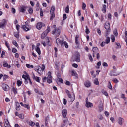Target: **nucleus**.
Segmentation results:
<instances>
[{
  "mask_svg": "<svg viewBox=\"0 0 127 127\" xmlns=\"http://www.w3.org/2000/svg\"><path fill=\"white\" fill-rule=\"evenodd\" d=\"M49 32H50V26H48L47 29L44 31L41 35V39H44L47 36V34H48Z\"/></svg>",
  "mask_w": 127,
  "mask_h": 127,
  "instance_id": "obj_1",
  "label": "nucleus"
},
{
  "mask_svg": "<svg viewBox=\"0 0 127 127\" xmlns=\"http://www.w3.org/2000/svg\"><path fill=\"white\" fill-rule=\"evenodd\" d=\"M55 33H56L55 34ZM60 33H61V31L59 28H55L54 30L52 31V34L54 35L55 34V38H57L60 35Z\"/></svg>",
  "mask_w": 127,
  "mask_h": 127,
  "instance_id": "obj_2",
  "label": "nucleus"
},
{
  "mask_svg": "<svg viewBox=\"0 0 127 127\" xmlns=\"http://www.w3.org/2000/svg\"><path fill=\"white\" fill-rule=\"evenodd\" d=\"M75 56V61H76V62H80L81 61V55H80V53L78 51H76V52L74 54Z\"/></svg>",
  "mask_w": 127,
  "mask_h": 127,
  "instance_id": "obj_3",
  "label": "nucleus"
},
{
  "mask_svg": "<svg viewBox=\"0 0 127 127\" xmlns=\"http://www.w3.org/2000/svg\"><path fill=\"white\" fill-rule=\"evenodd\" d=\"M28 8V7L27 6L22 5L20 8H19V12H21L23 14L25 13L26 9Z\"/></svg>",
  "mask_w": 127,
  "mask_h": 127,
  "instance_id": "obj_4",
  "label": "nucleus"
},
{
  "mask_svg": "<svg viewBox=\"0 0 127 127\" xmlns=\"http://www.w3.org/2000/svg\"><path fill=\"white\" fill-rule=\"evenodd\" d=\"M30 77V76H29V75H22V78L25 80L24 83L25 84V85H27L28 84V80H29Z\"/></svg>",
  "mask_w": 127,
  "mask_h": 127,
  "instance_id": "obj_5",
  "label": "nucleus"
},
{
  "mask_svg": "<svg viewBox=\"0 0 127 127\" xmlns=\"http://www.w3.org/2000/svg\"><path fill=\"white\" fill-rule=\"evenodd\" d=\"M22 29H23L24 31H29L31 29V27L29 25H23L21 27Z\"/></svg>",
  "mask_w": 127,
  "mask_h": 127,
  "instance_id": "obj_6",
  "label": "nucleus"
},
{
  "mask_svg": "<svg viewBox=\"0 0 127 127\" xmlns=\"http://www.w3.org/2000/svg\"><path fill=\"white\" fill-rule=\"evenodd\" d=\"M39 46H40V43H37L35 49L36 52H37L38 54L39 55H40V54H41V51L40 50V48L39 47Z\"/></svg>",
  "mask_w": 127,
  "mask_h": 127,
  "instance_id": "obj_7",
  "label": "nucleus"
},
{
  "mask_svg": "<svg viewBox=\"0 0 127 127\" xmlns=\"http://www.w3.org/2000/svg\"><path fill=\"white\" fill-rule=\"evenodd\" d=\"M2 88L3 90H4V91H5V92H7L9 91L10 89V87H9V86L4 83L2 84Z\"/></svg>",
  "mask_w": 127,
  "mask_h": 127,
  "instance_id": "obj_8",
  "label": "nucleus"
},
{
  "mask_svg": "<svg viewBox=\"0 0 127 127\" xmlns=\"http://www.w3.org/2000/svg\"><path fill=\"white\" fill-rule=\"evenodd\" d=\"M65 93L67 94L68 98L71 99L70 102H74V101H75V98L72 99V94L70 93V91H69L68 89H66Z\"/></svg>",
  "mask_w": 127,
  "mask_h": 127,
  "instance_id": "obj_9",
  "label": "nucleus"
},
{
  "mask_svg": "<svg viewBox=\"0 0 127 127\" xmlns=\"http://www.w3.org/2000/svg\"><path fill=\"white\" fill-rule=\"evenodd\" d=\"M104 28L106 30L111 31V25L109 22L105 23Z\"/></svg>",
  "mask_w": 127,
  "mask_h": 127,
  "instance_id": "obj_10",
  "label": "nucleus"
},
{
  "mask_svg": "<svg viewBox=\"0 0 127 127\" xmlns=\"http://www.w3.org/2000/svg\"><path fill=\"white\" fill-rule=\"evenodd\" d=\"M32 78L33 80H35L36 82L40 83V80H41V78H40V77L35 76V74L33 73Z\"/></svg>",
  "mask_w": 127,
  "mask_h": 127,
  "instance_id": "obj_11",
  "label": "nucleus"
},
{
  "mask_svg": "<svg viewBox=\"0 0 127 127\" xmlns=\"http://www.w3.org/2000/svg\"><path fill=\"white\" fill-rule=\"evenodd\" d=\"M67 113H68V111L67 110V109H64L62 111V115L64 119L65 118H67Z\"/></svg>",
  "mask_w": 127,
  "mask_h": 127,
  "instance_id": "obj_12",
  "label": "nucleus"
},
{
  "mask_svg": "<svg viewBox=\"0 0 127 127\" xmlns=\"http://www.w3.org/2000/svg\"><path fill=\"white\" fill-rule=\"evenodd\" d=\"M56 43L57 44V45H58V43H59L60 44H61V47H63V41H61V39H59V38L56 39Z\"/></svg>",
  "mask_w": 127,
  "mask_h": 127,
  "instance_id": "obj_13",
  "label": "nucleus"
},
{
  "mask_svg": "<svg viewBox=\"0 0 127 127\" xmlns=\"http://www.w3.org/2000/svg\"><path fill=\"white\" fill-rule=\"evenodd\" d=\"M91 81L89 80H86L84 83V86L86 88H90V87H91Z\"/></svg>",
  "mask_w": 127,
  "mask_h": 127,
  "instance_id": "obj_14",
  "label": "nucleus"
},
{
  "mask_svg": "<svg viewBox=\"0 0 127 127\" xmlns=\"http://www.w3.org/2000/svg\"><path fill=\"white\" fill-rule=\"evenodd\" d=\"M65 119L64 120V123H63V125L64 126V127L66 126L67 127V125L69 123V120H68V118L66 117L65 118Z\"/></svg>",
  "mask_w": 127,
  "mask_h": 127,
  "instance_id": "obj_15",
  "label": "nucleus"
},
{
  "mask_svg": "<svg viewBox=\"0 0 127 127\" xmlns=\"http://www.w3.org/2000/svg\"><path fill=\"white\" fill-rule=\"evenodd\" d=\"M71 74L72 76H75V79H78V78H79V75L76 72V71L74 70H71Z\"/></svg>",
  "mask_w": 127,
  "mask_h": 127,
  "instance_id": "obj_16",
  "label": "nucleus"
},
{
  "mask_svg": "<svg viewBox=\"0 0 127 127\" xmlns=\"http://www.w3.org/2000/svg\"><path fill=\"white\" fill-rule=\"evenodd\" d=\"M124 121L125 120L123 118L119 117L118 123L120 126H123V123L124 122Z\"/></svg>",
  "mask_w": 127,
  "mask_h": 127,
  "instance_id": "obj_17",
  "label": "nucleus"
},
{
  "mask_svg": "<svg viewBox=\"0 0 127 127\" xmlns=\"http://www.w3.org/2000/svg\"><path fill=\"white\" fill-rule=\"evenodd\" d=\"M34 92L36 94H38V95H41V96H43L44 94L43 92L42 91H40L38 90V88H34Z\"/></svg>",
  "mask_w": 127,
  "mask_h": 127,
  "instance_id": "obj_18",
  "label": "nucleus"
},
{
  "mask_svg": "<svg viewBox=\"0 0 127 127\" xmlns=\"http://www.w3.org/2000/svg\"><path fill=\"white\" fill-rule=\"evenodd\" d=\"M85 106L87 108H93V107H94V104L90 102H88L86 103Z\"/></svg>",
  "mask_w": 127,
  "mask_h": 127,
  "instance_id": "obj_19",
  "label": "nucleus"
},
{
  "mask_svg": "<svg viewBox=\"0 0 127 127\" xmlns=\"http://www.w3.org/2000/svg\"><path fill=\"white\" fill-rule=\"evenodd\" d=\"M36 28H37L39 30H40L41 28H42V22H38L36 25Z\"/></svg>",
  "mask_w": 127,
  "mask_h": 127,
  "instance_id": "obj_20",
  "label": "nucleus"
},
{
  "mask_svg": "<svg viewBox=\"0 0 127 127\" xmlns=\"http://www.w3.org/2000/svg\"><path fill=\"white\" fill-rule=\"evenodd\" d=\"M40 69V66H36L34 68V70L36 72H37V73H38L39 75H41L40 72H41V70H40V72H39Z\"/></svg>",
  "mask_w": 127,
  "mask_h": 127,
  "instance_id": "obj_21",
  "label": "nucleus"
},
{
  "mask_svg": "<svg viewBox=\"0 0 127 127\" xmlns=\"http://www.w3.org/2000/svg\"><path fill=\"white\" fill-rule=\"evenodd\" d=\"M102 11L104 14L107 13V5H106L105 4L103 5V8L102 9Z\"/></svg>",
  "mask_w": 127,
  "mask_h": 127,
  "instance_id": "obj_22",
  "label": "nucleus"
},
{
  "mask_svg": "<svg viewBox=\"0 0 127 127\" xmlns=\"http://www.w3.org/2000/svg\"><path fill=\"white\" fill-rule=\"evenodd\" d=\"M79 36L78 34L76 35L75 36V40L76 45H80V43H79V41H78V38H79Z\"/></svg>",
  "mask_w": 127,
  "mask_h": 127,
  "instance_id": "obj_23",
  "label": "nucleus"
},
{
  "mask_svg": "<svg viewBox=\"0 0 127 127\" xmlns=\"http://www.w3.org/2000/svg\"><path fill=\"white\" fill-rule=\"evenodd\" d=\"M94 84L96 85V86H99L100 85V82H99V79L98 78H96L94 81Z\"/></svg>",
  "mask_w": 127,
  "mask_h": 127,
  "instance_id": "obj_24",
  "label": "nucleus"
},
{
  "mask_svg": "<svg viewBox=\"0 0 127 127\" xmlns=\"http://www.w3.org/2000/svg\"><path fill=\"white\" fill-rule=\"evenodd\" d=\"M50 14L51 15L50 17V20L52 21V20H53L55 17V14L53 12L52 13H50Z\"/></svg>",
  "mask_w": 127,
  "mask_h": 127,
  "instance_id": "obj_25",
  "label": "nucleus"
},
{
  "mask_svg": "<svg viewBox=\"0 0 127 127\" xmlns=\"http://www.w3.org/2000/svg\"><path fill=\"white\" fill-rule=\"evenodd\" d=\"M106 40H105V43H106V44H109V43H110V41H111V38H110V37H106Z\"/></svg>",
  "mask_w": 127,
  "mask_h": 127,
  "instance_id": "obj_26",
  "label": "nucleus"
},
{
  "mask_svg": "<svg viewBox=\"0 0 127 127\" xmlns=\"http://www.w3.org/2000/svg\"><path fill=\"white\" fill-rule=\"evenodd\" d=\"M40 9V7L39 6V2H37L36 5V11H39Z\"/></svg>",
  "mask_w": 127,
  "mask_h": 127,
  "instance_id": "obj_27",
  "label": "nucleus"
},
{
  "mask_svg": "<svg viewBox=\"0 0 127 127\" xmlns=\"http://www.w3.org/2000/svg\"><path fill=\"white\" fill-rule=\"evenodd\" d=\"M7 122L5 121V127H10V124L9 123V121L7 119Z\"/></svg>",
  "mask_w": 127,
  "mask_h": 127,
  "instance_id": "obj_28",
  "label": "nucleus"
},
{
  "mask_svg": "<svg viewBox=\"0 0 127 127\" xmlns=\"http://www.w3.org/2000/svg\"><path fill=\"white\" fill-rule=\"evenodd\" d=\"M28 12L30 14V15H32V14H33V9H32V8H30L28 10Z\"/></svg>",
  "mask_w": 127,
  "mask_h": 127,
  "instance_id": "obj_29",
  "label": "nucleus"
},
{
  "mask_svg": "<svg viewBox=\"0 0 127 127\" xmlns=\"http://www.w3.org/2000/svg\"><path fill=\"white\" fill-rule=\"evenodd\" d=\"M6 27V25H5L2 23H0V28H2V29H4V28H5Z\"/></svg>",
  "mask_w": 127,
  "mask_h": 127,
  "instance_id": "obj_30",
  "label": "nucleus"
},
{
  "mask_svg": "<svg viewBox=\"0 0 127 127\" xmlns=\"http://www.w3.org/2000/svg\"><path fill=\"white\" fill-rule=\"evenodd\" d=\"M19 33H18V32H17V33L16 32H14V36H15V37H16V38H19Z\"/></svg>",
  "mask_w": 127,
  "mask_h": 127,
  "instance_id": "obj_31",
  "label": "nucleus"
},
{
  "mask_svg": "<svg viewBox=\"0 0 127 127\" xmlns=\"http://www.w3.org/2000/svg\"><path fill=\"white\" fill-rule=\"evenodd\" d=\"M115 45L117 46V47H116V49H119L121 47V44H120V43L115 42Z\"/></svg>",
  "mask_w": 127,
  "mask_h": 127,
  "instance_id": "obj_32",
  "label": "nucleus"
},
{
  "mask_svg": "<svg viewBox=\"0 0 127 127\" xmlns=\"http://www.w3.org/2000/svg\"><path fill=\"white\" fill-rule=\"evenodd\" d=\"M92 51L94 53H95V52H98V51H99V48H98V47H93L92 49Z\"/></svg>",
  "mask_w": 127,
  "mask_h": 127,
  "instance_id": "obj_33",
  "label": "nucleus"
},
{
  "mask_svg": "<svg viewBox=\"0 0 127 127\" xmlns=\"http://www.w3.org/2000/svg\"><path fill=\"white\" fill-rule=\"evenodd\" d=\"M45 124H48V121H49V115L45 117Z\"/></svg>",
  "mask_w": 127,
  "mask_h": 127,
  "instance_id": "obj_34",
  "label": "nucleus"
},
{
  "mask_svg": "<svg viewBox=\"0 0 127 127\" xmlns=\"http://www.w3.org/2000/svg\"><path fill=\"white\" fill-rule=\"evenodd\" d=\"M12 43H13V45H15V46H16V47H17V48H19V46H18V44L17 43V42H16V41H13Z\"/></svg>",
  "mask_w": 127,
  "mask_h": 127,
  "instance_id": "obj_35",
  "label": "nucleus"
},
{
  "mask_svg": "<svg viewBox=\"0 0 127 127\" xmlns=\"http://www.w3.org/2000/svg\"><path fill=\"white\" fill-rule=\"evenodd\" d=\"M3 66L7 68L8 66V63L7 62H3Z\"/></svg>",
  "mask_w": 127,
  "mask_h": 127,
  "instance_id": "obj_36",
  "label": "nucleus"
},
{
  "mask_svg": "<svg viewBox=\"0 0 127 127\" xmlns=\"http://www.w3.org/2000/svg\"><path fill=\"white\" fill-rule=\"evenodd\" d=\"M120 74H121V72H120L119 73H117L116 74H113V72H111L110 73H109V76H119V75H120Z\"/></svg>",
  "mask_w": 127,
  "mask_h": 127,
  "instance_id": "obj_37",
  "label": "nucleus"
},
{
  "mask_svg": "<svg viewBox=\"0 0 127 127\" xmlns=\"http://www.w3.org/2000/svg\"><path fill=\"white\" fill-rule=\"evenodd\" d=\"M108 88L110 90H113V87H112V84L111 83L110 81H109L108 82Z\"/></svg>",
  "mask_w": 127,
  "mask_h": 127,
  "instance_id": "obj_38",
  "label": "nucleus"
},
{
  "mask_svg": "<svg viewBox=\"0 0 127 127\" xmlns=\"http://www.w3.org/2000/svg\"><path fill=\"white\" fill-rule=\"evenodd\" d=\"M17 84L18 87H20V86H21V85H22V81H21L19 80H17Z\"/></svg>",
  "mask_w": 127,
  "mask_h": 127,
  "instance_id": "obj_39",
  "label": "nucleus"
},
{
  "mask_svg": "<svg viewBox=\"0 0 127 127\" xmlns=\"http://www.w3.org/2000/svg\"><path fill=\"white\" fill-rule=\"evenodd\" d=\"M1 23H3V24H5V25H7V20L5 19H3Z\"/></svg>",
  "mask_w": 127,
  "mask_h": 127,
  "instance_id": "obj_40",
  "label": "nucleus"
},
{
  "mask_svg": "<svg viewBox=\"0 0 127 127\" xmlns=\"http://www.w3.org/2000/svg\"><path fill=\"white\" fill-rule=\"evenodd\" d=\"M20 28V25L17 24L16 25V29L17 30V32L18 33H20V31L19 30Z\"/></svg>",
  "mask_w": 127,
  "mask_h": 127,
  "instance_id": "obj_41",
  "label": "nucleus"
},
{
  "mask_svg": "<svg viewBox=\"0 0 127 127\" xmlns=\"http://www.w3.org/2000/svg\"><path fill=\"white\" fill-rule=\"evenodd\" d=\"M12 91L14 95H16V94H17V89H15L14 87H12Z\"/></svg>",
  "mask_w": 127,
  "mask_h": 127,
  "instance_id": "obj_42",
  "label": "nucleus"
},
{
  "mask_svg": "<svg viewBox=\"0 0 127 127\" xmlns=\"http://www.w3.org/2000/svg\"><path fill=\"white\" fill-rule=\"evenodd\" d=\"M53 11V12H52ZM55 11V7L54 6H52L51 7V10H50V13H52V12H54Z\"/></svg>",
  "mask_w": 127,
  "mask_h": 127,
  "instance_id": "obj_43",
  "label": "nucleus"
},
{
  "mask_svg": "<svg viewBox=\"0 0 127 127\" xmlns=\"http://www.w3.org/2000/svg\"><path fill=\"white\" fill-rule=\"evenodd\" d=\"M57 77L58 78V79H59L60 78H61V74L60 71H58L57 73L56 74Z\"/></svg>",
  "mask_w": 127,
  "mask_h": 127,
  "instance_id": "obj_44",
  "label": "nucleus"
},
{
  "mask_svg": "<svg viewBox=\"0 0 127 127\" xmlns=\"http://www.w3.org/2000/svg\"><path fill=\"white\" fill-rule=\"evenodd\" d=\"M69 5H67V6L65 7V13H69Z\"/></svg>",
  "mask_w": 127,
  "mask_h": 127,
  "instance_id": "obj_45",
  "label": "nucleus"
},
{
  "mask_svg": "<svg viewBox=\"0 0 127 127\" xmlns=\"http://www.w3.org/2000/svg\"><path fill=\"white\" fill-rule=\"evenodd\" d=\"M110 32H111V31L106 30V32L105 33V37H109Z\"/></svg>",
  "mask_w": 127,
  "mask_h": 127,
  "instance_id": "obj_46",
  "label": "nucleus"
},
{
  "mask_svg": "<svg viewBox=\"0 0 127 127\" xmlns=\"http://www.w3.org/2000/svg\"><path fill=\"white\" fill-rule=\"evenodd\" d=\"M113 34L114 35V36H118V35H119L118 34V30H117V29H116L115 30L113 31Z\"/></svg>",
  "mask_w": 127,
  "mask_h": 127,
  "instance_id": "obj_47",
  "label": "nucleus"
},
{
  "mask_svg": "<svg viewBox=\"0 0 127 127\" xmlns=\"http://www.w3.org/2000/svg\"><path fill=\"white\" fill-rule=\"evenodd\" d=\"M85 27H86L85 33H86V34H89V33H90V30L89 29V28H88L87 26H86Z\"/></svg>",
  "mask_w": 127,
  "mask_h": 127,
  "instance_id": "obj_48",
  "label": "nucleus"
},
{
  "mask_svg": "<svg viewBox=\"0 0 127 127\" xmlns=\"http://www.w3.org/2000/svg\"><path fill=\"white\" fill-rule=\"evenodd\" d=\"M64 44L65 48H69V45H68V43H67V42L64 41Z\"/></svg>",
  "mask_w": 127,
  "mask_h": 127,
  "instance_id": "obj_49",
  "label": "nucleus"
},
{
  "mask_svg": "<svg viewBox=\"0 0 127 127\" xmlns=\"http://www.w3.org/2000/svg\"><path fill=\"white\" fill-rule=\"evenodd\" d=\"M29 125L31 126V127H34V126H35V123L33 121H30L29 122Z\"/></svg>",
  "mask_w": 127,
  "mask_h": 127,
  "instance_id": "obj_50",
  "label": "nucleus"
},
{
  "mask_svg": "<svg viewBox=\"0 0 127 127\" xmlns=\"http://www.w3.org/2000/svg\"><path fill=\"white\" fill-rule=\"evenodd\" d=\"M40 16L41 17H43V11L42 10V8L40 9Z\"/></svg>",
  "mask_w": 127,
  "mask_h": 127,
  "instance_id": "obj_51",
  "label": "nucleus"
},
{
  "mask_svg": "<svg viewBox=\"0 0 127 127\" xmlns=\"http://www.w3.org/2000/svg\"><path fill=\"white\" fill-rule=\"evenodd\" d=\"M58 79L59 80L58 82H59V83H61V84H63L64 83V80H63V79H62L61 77Z\"/></svg>",
  "mask_w": 127,
  "mask_h": 127,
  "instance_id": "obj_52",
  "label": "nucleus"
},
{
  "mask_svg": "<svg viewBox=\"0 0 127 127\" xmlns=\"http://www.w3.org/2000/svg\"><path fill=\"white\" fill-rule=\"evenodd\" d=\"M111 39L112 42H115V36H114V35H112L111 36Z\"/></svg>",
  "mask_w": 127,
  "mask_h": 127,
  "instance_id": "obj_53",
  "label": "nucleus"
},
{
  "mask_svg": "<svg viewBox=\"0 0 127 127\" xmlns=\"http://www.w3.org/2000/svg\"><path fill=\"white\" fill-rule=\"evenodd\" d=\"M86 6H87V5H86V4L84 2H83L82 3V7L83 10H85L86 9Z\"/></svg>",
  "mask_w": 127,
  "mask_h": 127,
  "instance_id": "obj_54",
  "label": "nucleus"
},
{
  "mask_svg": "<svg viewBox=\"0 0 127 127\" xmlns=\"http://www.w3.org/2000/svg\"><path fill=\"white\" fill-rule=\"evenodd\" d=\"M89 59L91 62H93V61H94V59H93L92 55H91L90 54H89Z\"/></svg>",
  "mask_w": 127,
  "mask_h": 127,
  "instance_id": "obj_55",
  "label": "nucleus"
},
{
  "mask_svg": "<svg viewBox=\"0 0 127 127\" xmlns=\"http://www.w3.org/2000/svg\"><path fill=\"white\" fill-rule=\"evenodd\" d=\"M64 83L66 86H71V82L68 80H66Z\"/></svg>",
  "mask_w": 127,
  "mask_h": 127,
  "instance_id": "obj_56",
  "label": "nucleus"
},
{
  "mask_svg": "<svg viewBox=\"0 0 127 127\" xmlns=\"http://www.w3.org/2000/svg\"><path fill=\"white\" fill-rule=\"evenodd\" d=\"M4 55H5V52L4 51H2L1 54V58H4Z\"/></svg>",
  "mask_w": 127,
  "mask_h": 127,
  "instance_id": "obj_57",
  "label": "nucleus"
},
{
  "mask_svg": "<svg viewBox=\"0 0 127 127\" xmlns=\"http://www.w3.org/2000/svg\"><path fill=\"white\" fill-rule=\"evenodd\" d=\"M40 69H41V71H44V70H45V65L44 64H42V67H40Z\"/></svg>",
  "mask_w": 127,
  "mask_h": 127,
  "instance_id": "obj_58",
  "label": "nucleus"
},
{
  "mask_svg": "<svg viewBox=\"0 0 127 127\" xmlns=\"http://www.w3.org/2000/svg\"><path fill=\"white\" fill-rule=\"evenodd\" d=\"M12 52H13V53H16V52H17V49L15 48H12Z\"/></svg>",
  "mask_w": 127,
  "mask_h": 127,
  "instance_id": "obj_59",
  "label": "nucleus"
},
{
  "mask_svg": "<svg viewBox=\"0 0 127 127\" xmlns=\"http://www.w3.org/2000/svg\"><path fill=\"white\" fill-rule=\"evenodd\" d=\"M102 66H103V67H108V63H107L105 62H104L102 63Z\"/></svg>",
  "mask_w": 127,
  "mask_h": 127,
  "instance_id": "obj_60",
  "label": "nucleus"
},
{
  "mask_svg": "<svg viewBox=\"0 0 127 127\" xmlns=\"http://www.w3.org/2000/svg\"><path fill=\"white\" fill-rule=\"evenodd\" d=\"M63 20H66L67 19V14H64L63 16Z\"/></svg>",
  "mask_w": 127,
  "mask_h": 127,
  "instance_id": "obj_61",
  "label": "nucleus"
},
{
  "mask_svg": "<svg viewBox=\"0 0 127 127\" xmlns=\"http://www.w3.org/2000/svg\"><path fill=\"white\" fill-rule=\"evenodd\" d=\"M106 44H107V43H105V42L103 41L100 44V46H101V47H104V46H105L106 45Z\"/></svg>",
  "mask_w": 127,
  "mask_h": 127,
  "instance_id": "obj_62",
  "label": "nucleus"
},
{
  "mask_svg": "<svg viewBox=\"0 0 127 127\" xmlns=\"http://www.w3.org/2000/svg\"><path fill=\"white\" fill-rule=\"evenodd\" d=\"M72 67H73L74 68H78V64H76V63H73L72 64Z\"/></svg>",
  "mask_w": 127,
  "mask_h": 127,
  "instance_id": "obj_63",
  "label": "nucleus"
},
{
  "mask_svg": "<svg viewBox=\"0 0 127 127\" xmlns=\"http://www.w3.org/2000/svg\"><path fill=\"white\" fill-rule=\"evenodd\" d=\"M9 77L8 75H4L3 77V81H6V79Z\"/></svg>",
  "mask_w": 127,
  "mask_h": 127,
  "instance_id": "obj_64",
  "label": "nucleus"
}]
</instances>
